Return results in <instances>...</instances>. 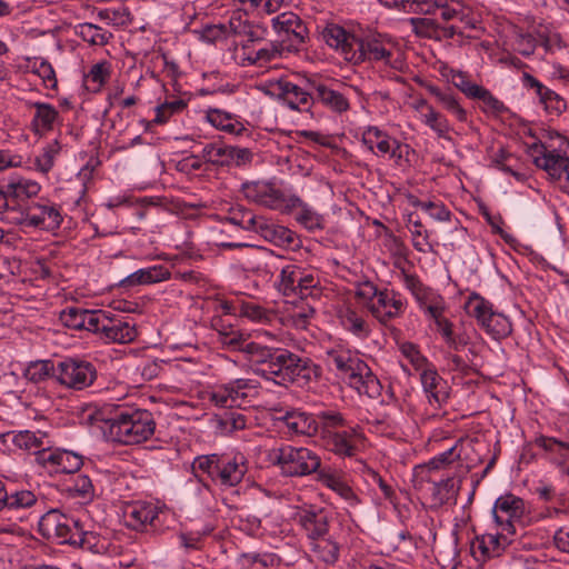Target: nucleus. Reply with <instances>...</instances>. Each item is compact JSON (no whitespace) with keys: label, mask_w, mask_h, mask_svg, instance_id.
<instances>
[{"label":"nucleus","mask_w":569,"mask_h":569,"mask_svg":"<svg viewBox=\"0 0 569 569\" xmlns=\"http://www.w3.org/2000/svg\"><path fill=\"white\" fill-rule=\"evenodd\" d=\"M102 430L109 440L136 445L148 440L156 429V421L148 410L114 408L108 416L100 412Z\"/></svg>","instance_id":"1"},{"label":"nucleus","mask_w":569,"mask_h":569,"mask_svg":"<svg viewBox=\"0 0 569 569\" xmlns=\"http://www.w3.org/2000/svg\"><path fill=\"white\" fill-rule=\"evenodd\" d=\"M287 518L300 526L311 540V549L316 557L326 563H333L339 558V545L328 533V519L321 511L303 509L297 506L287 507Z\"/></svg>","instance_id":"2"},{"label":"nucleus","mask_w":569,"mask_h":569,"mask_svg":"<svg viewBox=\"0 0 569 569\" xmlns=\"http://www.w3.org/2000/svg\"><path fill=\"white\" fill-rule=\"evenodd\" d=\"M328 362L337 369L347 383L359 395L375 399L381 395L382 386L370 367L350 350L333 349L327 353Z\"/></svg>","instance_id":"3"},{"label":"nucleus","mask_w":569,"mask_h":569,"mask_svg":"<svg viewBox=\"0 0 569 569\" xmlns=\"http://www.w3.org/2000/svg\"><path fill=\"white\" fill-rule=\"evenodd\" d=\"M352 41L355 50L349 56L350 62L355 64L363 61L382 62L385 66L395 70L402 68L403 60L397 52L392 41L376 37L366 39L358 38V40Z\"/></svg>","instance_id":"4"},{"label":"nucleus","mask_w":569,"mask_h":569,"mask_svg":"<svg viewBox=\"0 0 569 569\" xmlns=\"http://www.w3.org/2000/svg\"><path fill=\"white\" fill-rule=\"evenodd\" d=\"M526 512L523 499L512 493L500 496L492 509L496 523L501 528V531L508 535H515L518 526H526L528 520Z\"/></svg>","instance_id":"5"},{"label":"nucleus","mask_w":569,"mask_h":569,"mask_svg":"<svg viewBox=\"0 0 569 569\" xmlns=\"http://www.w3.org/2000/svg\"><path fill=\"white\" fill-rule=\"evenodd\" d=\"M97 379V369L90 361L66 358L57 365V382L74 390L90 387Z\"/></svg>","instance_id":"6"},{"label":"nucleus","mask_w":569,"mask_h":569,"mask_svg":"<svg viewBox=\"0 0 569 569\" xmlns=\"http://www.w3.org/2000/svg\"><path fill=\"white\" fill-rule=\"evenodd\" d=\"M23 210L24 213L14 212L13 217H9V223L54 230L62 222L59 210L49 202L29 201V206Z\"/></svg>","instance_id":"7"},{"label":"nucleus","mask_w":569,"mask_h":569,"mask_svg":"<svg viewBox=\"0 0 569 569\" xmlns=\"http://www.w3.org/2000/svg\"><path fill=\"white\" fill-rule=\"evenodd\" d=\"M106 342L128 343L134 340L137 331L134 326L123 319L110 317L108 312L100 310L94 332Z\"/></svg>","instance_id":"8"},{"label":"nucleus","mask_w":569,"mask_h":569,"mask_svg":"<svg viewBox=\"0 0 569 569\" xmlns=\"http://www.w3.org/2000/svg\"><path fill=\"white\" fill-rule=\"evenodd\" d=\"M530 156L536 167L545 170L551 180H556L569 166V157L557 150H549L543 143H533Z\"/></svg>","instance_id":"9"},{"label":"nucleus","mask_w":569,"mask_h":569,"mask_svg":"<svg viewBox=\"0 0 569 569\" xmlns=\"http://www.w3.org/2000/svg\"><path fill=\"white\" fill-rule=\"evenodd\" d=\"M247 199L271 209H281L284 203L282 191L272 182L253 181L242 184Z\"/></svg>","instance_id":"10"},{"label":"nucleus","mask_w":569,"mask_h":569,"mask_svg":"<svg viewBox=\"0 0 569 569\" xmlns=\"http://www.w3.org/2000/svg\"><path fill=\"white\" fill-rule=\"evenodd\" d=\"M317 378V368L312 360L303 355H296L287 350V383L306 388Z\"/></svg>","instance_id":"11"},{"label":"nucleus","mask_w":569,"mask_h":569,"mask_svg":"<svg viewBox=\"0 0 569 569\" xmlns=\"http://www.w3.org/2000/svg\"><path fill=\"white\" fill-rule=\"evenodd\" d=\"M420 381L428 402L436 409L441 408L449 398L447 381L438 373L432 365L421 370Z\"/></svg>","instance_id":"12"},{"label":"nucleus","mask_w":569,"mask_h":569,"mask_svg":"<svg viewBox=\"0 0 569 569\" xmlns=\"http://www.w3.org/2000/svg\"><path fill=\"white\" fill-rule=\"evenodd\" d=\"M287 214H290L308 231L325 228L323 217L296 194L287 196Z\"/></svg>","instance_id":"13"},{"label":"nucleus","mask_w":569,"mask_h":569,"mask_svg":"<svg viewBox=\"0 0 569 569\" xmlns=\"http://www.w3.org/2000/svg\"><path fill=\"white\" fill-rule=\"evenodd\" d=\"M316 286L317 280L311 273H305L297 266H287V305H296L297 298L306 299Z\"/></svg>","instance_id":"14"},{"label":"nucleus","mask_w":569,"mask_h":569,"mask_svg":"<svg viewBox=\"0 0 569 569\" xmlns=\"http://www.w3.org/2000/svg\"><path fill=\"white\" fill-rule=\"evenodd\" d=\"M287 476H306L320 467L319 457L305 447L287 446Z\"/></svg>","instance_id":"15"},{"label":"nucleus","mask_w":569,"mask_h":569,"mask_svg":"<svg viewBox=\"0 0 569 569\" xmlns=\"http://www.w3.org/2000/svg\"><path fill=\"white\" fill-rule=\"evenodd\" d=\"M522 83L525 87L533 89L539 101L543 104L545 110L555 116H560L567 109L566 100L553 90L543 86L538 79L530 73L522 74Z\"/></svg>","instance_id":"16"},{"label":"nucleus","mask_w":569,"mask_h":569,"mask_svg":"<svg viewBox=\"0 0 569 569\" xmlns=\"http://www.w3.org/2000/svg\"><path fill=\"white\" fill-rule=\"evenodd\" d=\"M361 437L357 427H349L342 431L325 433V446L328 450L340 457H352L357 452V439Z\"/></svg>","instance_id":"17"},{"label":"nucleus","mask_w":569,"mask_h":569,"mask_svg":"<svg viewBox=\"0 0 569 569\" xmlns=\"http://www.w3.org/2000/svg\"><path fill=\"white\" fill-rule=\"evenodd\" d=\"M506 535V532L501 531V533L497 535L486 533L476 537L471 543L473 557L477 560L486 561L487 559L501 556L510 542Z\"/></svg>","instance_id":"18"},{"label":"nucleus","mask_w":569,"mask_h":569,"mask_svg":"<svg viewBox=\"0 0 569 569\" xmlns=\"http://www.w3.org/2000/svg\"><path fill=\"white\" fill-rule=\"evenodd\" d=\"M361 141L370 151L377 149L378 156L389 154L390 158H401V144L377 127L365 130Z\"/></svg>","instance_id":"19"},{"label":"nucleus","mask_w":569,"mask_h":569,"mask_svg":"<svg viewBox=\"0 0 569 569\" xmlns=\"http://www.w3.org/2000/svg\"><path fill=\"white\" fill-rule=\"evenodd\" d=\"M58 539H51L50 542L58 545H70L73 547H80L82 549L91 548V539L94 536L91 532L83 530L79 520H76L66 515L64 525L56 533Z\"/></svg>","instance_id":"20"},{"label":"nucleus","mask_w":569,"mask_h":569,"mask_svg":"<svg viewBox=\"0 0 569 569\" xmlns=\"http://www.w3.org/2000/svg\"><path fill=\"white\" fill-rule=\"evenodd\" d=\"M377 301L368 305L371 313L382 323L400 316L405 303L395 292L380 291Z\"/></svg>","instance_id":"21"},{"label":"nucleus","mask_w":569,"mask_h":569,"mask_svg":"<svg viewBox=\"0 0 569 569\" xmlns=\"http://www.w3.org/2000/svg\"><path fill=\"white\" fill-rule=\"evenodd\" d=\"M100 310H88L80 307H68L60 312V321L73 330L94 332Z\"/></svg>","instance_id":"22"},{"label":"nucleus","mask_w":569,"mask_h":569,"mask_svg":"<svg viewBox=\"0 0 569 569\" xmlns=\"http://www.w3.org/2000/svg\"><path fill=\"white\" fill-rule=\"evenodd\" d=\"M309 31L299 16L287 12V53L300 54L307 50Z\"/></svg>","instance_id":"23"},{"label":"nucleus","mask_w":569,"mask_h":569,"mask_svg":"<svg viewBox=\"0 0 569 569\" xmlns=\"http://www.w3.org/2000/svg\"><path fill=\"white\" fill-rule=\"evenodd\" d=\"M319 481L327 488L339 495L349 506H358L360 500L345 477L337 471L322 469L318 472Z\"/></svg>","instance_id":"24"},{"label":"nucleus","mask_w":569,"mask_h":569,"mask_svg":"<svg viewBox=\"0 0 569 569\" xmlns=\"http://www.w3.org/2000/svg\"><path fill=\"white\" fill-rule=\"evenodd\" d=\"M246 472L247 467L244 466L243 457L236 456L229 459L220 456L216 480H219L222 486L234 487L241 482Z\"/></svg>","instance_id":"25"},{"label":"nucleus","mask_w":569,"mask_h":569,"mask_svg":"<svg viewBox=\"0 0 569 569\" xmlns=\"http://www.w3.org/2000/svg\"><path fill=\"white\" fill-rule=\"evenodd\" d=\"M318 431L317 420L299 410H287V440L295 436L311 437Z\"/></svg>","instance_id":"26"},{"label":"nucleus","mask_w":569,"mask_h":569,"mask_svg":"<svg viewBox=\"0 0 569 569\" xmlns=\"http://www.w3.org/2000/svg\"><path fill=\"white\" fill-rule=\"evenodd\" d=\"M461 479L447 477L440 481L432 482L431 500L433 507H442L447 503H456L460 490Z\"/></svg>","instance_id":"27"},{"label":"nucleus","mask_w":569,"mask_h":569,"mask_svg":"<svg viewBox=\"0 0 569 569\" xmlns=\"http://www.w3.org/2000/svg\"><path fill=\"white\" fill-rule=\"evenodd\" d=\"M170 271L164 266H152L139 269L120 281V287L130 288L140 284H151L168 280Z\"/></svg>","instance_id":"28"},{"label":"nucleus","mask_w":569,"mask_h":569,"mask_svg":"<svg viewBox=\"0 0 569 569\" xmlns=\"http://www.w3.org/2000/svg\"><path fill=\"white\" fill-rule=\"evenodd\" d=\"M29 106L36 110L31 121V129L36 134H43L53 129V124L59 118L58 110L50 103L30 102Z\"/></svg>","instance_id":"29"},{"label":"nucleus","mask_w":569,"mask_h":569,"mask_svg":"<svg viewBox=\"0 0 569 569\" xmlns=\"http://www.w3.org/2000/svg\"><path fill=\"white\" fill-rule=\"evenodd\" d=\"M323 39L331 48L340 50L347 61H350V54L355 50L353 41L358 38L348 33L342 27L331 24L323 31Z\"/></svg>","instance_id":"30"},{"label":"nucleus","mask_w":569,"mask_h":569,"mask_svg":"<svg viewBox=\"0 0 569 569\" xmlns=\"http://www.w3.org/2000/svg\"><path fill=\"white\" fill-rule=\"evenodd\" d=\"M38 496L31 490H17L9 492L0 480V511L8 509H24L34 506Z\"/></svg>","instance_id":"31"},{"label":"nucleus","mask_w":569,"mask_h":569,"mask_svg":"<svg viewBox=\"0 0 569 569\" xmlns=\"http://www.w3.org/2000/svg\"><path fill=\"white\" fill-rule=\"evenodd\" d=\"M312 100L310 93L296 84L287 82V108L300 112L306 120L312 118L310 112Z\"/></svg>","instance_id":"32"},{"label":"nucleus","mask_w":569,"mask_h":569,"mask_svg":"<svg viewBox=\"0 0 569 569\" xmlns=\"http://www.w3.org/2000/svg\"><path fill=\"white\" fill-rule=\"evenodd\" d=\"M13 443L20 449L32 451L33 453L46 452L50 449V440L44 432L20 431L13 437Z\"/></svg>","instance_id":"33"},{"label":"nucleus","mask_w":569,"mask_h":569,"mask_svg":"<svg viewBox=\"0 0 569 569\" xmlns=\"http://www.w3.org/2000/svg\"><path fill=\"white\" fill-rule=\"evenodd\" d=\"M339 318L343 328L356 337L361 339L369 337L371 332L370 326L355 309L346 307L345 309L340 310Z\"/></svg>","instance_id":"34"},{"label":"nucleus","mask_w":569,"mask_h":569,"mask_svg":"<svg viewBox=\"0 0 569 569\" xmlns=\"http://www.w3.org/2000/svg\"><path fill=\"white\" fill-rule=\"evenodd\" d=\"M316 99H318L325 107L337 113L347 112L350 108L349 100L343 93L325 84L317 86Z\"/></svg>","instance_id":"35"},{"label":"nucleus","mask_w":569,"mask_h":569,"mask_svg":"<svg viewBox=\"0 0 569 569\" xmlns=\"http://www.w3.org/2000/svg\"><path fill=\"white\" fill-rule=\"evenodd\" d=\"M23 377L32 383H40L48 379L57 381V366L51 360L30 361L23 370Z\"/></svg>","instance_id":"36"},{"label":"nucleus","mask_w":569,"mask_h":569,"mask_svg":"<svg viewBox=\"0 0 569 569\" xmlns=\"http://www.w3.org/2000/svg\"><path fill=\"white\" fill-rule=\"evenodd\" d=\"M426 89L447 111L451 112L459 121H467V111L460 106L459 101L450 92V90L443 91L433 84H427Z\"/></svg>","instance_id":"37"},{"label":"nucleus","mask_w":569,"mask_h":569,"mask_svg":"<svg viewBox=\"0 0 569 569\" xmlns=\"http://www.w3.org/2000/svg\"><path fill=\"white\" fill-rule=\"evenodd\" d=\"M479 326L496 340L508 337L512 331L509 319L493 310L489 312Z\"/></svg>","instance_id":"38"},{"label":"nucleus","mask_w":569,"mask_h":569,"mask_svg":"<svg viewBox=\"0 0 569 569\" xmlns=\"http://www.w3.org/2000/svg\"><path fill=\"white\" fill-rule=\"evenodd\" d=\"M66 492L71 498H78L83 503H89L94 498V487L91 479L86 475H77L66 486Z\"/></svg>","instance_id":"39"},{"label":"nucleus","mask_w":569,"mask_h":569,"mask_svg":"<svg viewBox=\"0 0 569 569\" xmlns=\"http://www.w3.org/2000/svg\"><path fill=\"white\" fill-rule=\"evenodd\" d=\"M43 460L59 466L64 473H74L83 465L82 456L68 450L50 452Z\"/></svg>","instance_id":"40"},{"label":"nucleus","mask_w":569,"mask_h":569,"mask_svg":"<svg viewBox=\"0 0 569 569\" xmlns=\"http://www.w3.org/2000/svg\"><path fill=\"white\" fill-rule=\"evenodd\" d=\"M64 517L66 515L60 512L58 509L49 510L39 520V533L48 541L51 539H58L56 533L64 525Z\"/></svg>","instance_id":"41"},{"label":"nucleus","mask_w":569,"mask_h":569,"mask_svg":"<svg viewBox=\"0 0 569 569\" xmlns=\"http://www.w3.org/2000/svg\"><path fill=\"white\" fill-rule=\"evenodd\" d=\"M124 517L128 527L134 530H140L147 523L153 521V519L156 518V513L150 506L133 505L129 507Z\"/></svg>","instance_id":"42"},{"label":"nucleus","mask_w":569,"mask_h":569,"mask_svg":"<svg viewBox=\"0 0 569 569\" xmlns=\"http://www.w3.org/2000/svg\"><path fill=\"white\" fill-rule=\"evenodd\" d=\"M422 122L428 126L439 138L449 140L451 126L448 119L433 107H428V112L422 113Z\"/></svg>","instance_id":"43"},{"label":"nucleus","mask_w":569,"mask_h":569,"mask_svg":"<svg viewBox=\"0 0 569 569\" xmlns=\"http://www.w3.org/2000/svg\"><path fill=\"white\" fill-rule=\"evenodd\" d=\"M208 121L216 128L226 132L240 134L244 128L239 122H232L231 114L219 109H210L207 112Z\"/></svg>","instance_id":"44"},{"label":"nucleus","mask_w":569,"mask_h":569,"mask_svg":"<svg viewBox=\"0 0 569 569\" xmlns=\"http://www.w3.org/2000/svg\"><path fill=\"white\" fill-rule=\"evenodd\" d=\"M257 231H260L261 236L269 242L273 243L279 250H270L272 254L277 258L282 259L284 254L282 253V244L284 243V227L273 226V224H263L259 222Z\"/></svg>","instance_id":"45"},{"label":"nucleus","mask_w":569,"mask_h":569,"mask_svg":"<svg viewBox=\"0 0 569 569\" xmlns=\"http://www.w3.org/2000/svg\"><path fill=\"white\" fill-rule=\"evenodd\" d=\"M226 220L244 230L257 229V216L249 209L241 206L230 208Z\"/></svg>","instance_id":"46"},{"label":"nucleus","mask_w":569,"mask_h":569,"mask_svg":"<svg viewBox=\"0 0 569 569\" xmlns=\"http://www.w3.org/2000/svg\"><path fill=\"white\" fill-rule=\"evenodd\" d=\"M111 76L110 62L103 60L94 63L89 72L84 76V81L92 83V91L98 92L107 83Z\"/></svg>","instance_id":"47"},{"label":"nucleus","mask_w":569,"mask_h":569,"mask_svg":"<svg viewBox=\"0 0 569 569\" xmlns=\"http://www.w3.org/2000/svg\"><path fill=\"white\" fill-rule=\"evenodd\" d=\"M284 353L278 355L276 360L264 361L259 369L261 376L272 381L274 385L283 386L284 385Z\"/></svg>","instance_id":"48"},{"label":"nucleus","mask_w":569,"mask_h":569,"mask_svg":"<svg viewBox=\"0 0 569 569\" xmlns=\"http://www.w3.org/2000/svg\"><path fill=\"white\" fill-rule=\"evenodd\" d=\"M315 419L318 422V428H321L322 438H325V433L338 431L339 428L347 427L343 416L335 410L320 411Z\"/></svg>","instance_id":"49"},{"label":"nucleus","mask_w":569,"mask_h":569,"mask_svg":"<svg viewBox=\"0 0 569 569\" xmlns=\"http://www.w3.org/2000/svg\"><path fill=\"white\" fill-rule=\"evenodd\" d=\"M77 34L92 46H104L112 37L111 33L102 32L100 27L92 23L79 24Z\"/></svg>","instance_id":"50"},{"label":"nucleus","mask_w":569,"mask_h":569,"mask_svg":"<svg viewBox=\"0 0 569 569\" xmlns=\"http://www.w3.org/2000/svg\"><path fill=\"white\" fill-rule=\"evenodd\" d=\"M3 202L0 207V213L3 216L2 219L9 222V217H13L14 212L24 213V207L29 206V201L22 199L21 197H16V192L12 193L9 190V187L4 186L3 191Z\"/></svg>","instance_id":"51"},{"label":"nucleus","mask_w":569,"mask_h":569,"mask_svg":"<svg viewBox=\"0 0 569 569\" xmlns=\"http://www.w3.org/2000/svg\"><path fill=\"white\" fill-rule=\"evenodd\" d=\"M465 308L469 316L476 318L478 325H480L489 312L492 311L491 303L477 293H471L469 296Z\"/></svg>","instance_id":"52"},{"label":"nucleus","mask_w":569,"mask_h":569,"mask_svg":"<svg viewBox=\"0 0 569 569\" xmlns=\"http://www.w3.org/2000/svg\"><path fill=\"white\" fill-rule=\"evenodd\" d=\"M409 230L412 234V246L420 252H429L432 246L429 242V234L419 219L413 220L412 214L409 216Z\"/></svg>","instance_id":"53"},{"label":"nucleus","mask_w":569,"mask_h":569,"mask_svg":"<svg viewBox=\"0 0 569 569\" xmlns=\"http://www.w3.org/2000/svg\"><path fill=\"white\" fill-rule=\"evenodd\" d=\"M220 456L212 453L207 456H199L192 462V471L196 477H199L198 472L206 473L210 479L216 481V475L219 468Z\"/></svg>","instance_id":"54"},{"label":"nucleus","mask_w":569,"mask_h":569,"mask_svg":"<svg viewBox=\"0 0 569 569\" xmlns=\"http://www.w3.org/2000/svg\"><path fill=\"white\" fill-rule=\"evenodd\" d=\"M228 148L222 143H208L201 151V158L214 166H228Z\"/></svg>","instance_id":"55"},{"label":"nucleus","mask_w":569,"mask_h":569,"mask_svg":"<svg viewBox=\"0 0 569 569\" xmlns=\"http://www.w3.org/2000/svg\"><path fill=\"white\" fill-rule=\"evenodd\" d=\"M219 337L220 342L230 350H244L247 352H252L253 343H246L247 337L240 331H220Z\"/></svg>","instance_id":"56"},{"label":"nucleus","mask_w":569,"mask_h":569,"mask_svg":"<svg viewBox=\"0 0 569 569\" xmlns=\"http://www.w3.org/2000/svg\"><path fill=\"white\" fill-rule=\"evenodd\" d=\"M410 23L416 34L437 40L439 23L435 19L429 17L411 18Z\"/></svg>","instance_id":"57"},{"label":"nucleus","mask_w":569,"mask_h":569,"mask_svg":"<svg viewBox=\"0 0 569 569\" xmlns=\"http://www.w3.org/2000/svg\"><path fill=\"white\" fill-rule=\"evenodd\" d=\"M184 108H187V102L182 99L166 101L157 107V114L153 122L166 123L172 114L181 112Z\"/></svg>","instance_id":"58"},{"label":"nucleus","mask_w":569,"mask_h":569,"mask_svg":"<svg viewBox=\"0 0 569 569\" xmlns=\"http://www.w3.org/2000/svg\"><path fill=\"white\" fill-rule=\"evenodd\" d=\"M471 99L480 100L485 104V111L499 113L506 109L503 102L497 99L488 89L479 86Z\"/></svg>","instance_id":"59"},{"label":"nucleus","mask_w":569,"mask_h":569,"mask_svg":"<svg viewBox=\"0 0 569 569\" xmlns=\"http://www.w3.org/2000/svg\"><path fill=\"white\" fill-rule=\"evenodd\" d=\"M438 11H440V17L443 21L459 20L460 22L475 28V24L470 23L468 16L460 6L455 7L441 0Z\"/></svg>","instance_id":"60"},{"label":"nucleus","mask_w":569,"mask_h":569,"mask_svg":"<svg viewBox=\"0 0 569 569\" xmlns=\"http://www.w3.org/2000/svg\"><path fill=\"white\" fill-rule=\"evenodd\" d=\"M33 72L42 79L43 84L47 88H57L58 81L56 78V72L50 62L43 59H41L40 61H36L33 63Z\"/></svg>","instance_id":"61"},{"label":"nucleus","mask_w":569,"mask_h":569,"mask_svg":"<svg viewBox=\"0 0 569 569\" xmlns=\"http://www.w3.org/2000/svg\"><path fill=\"white\" fill-rule=\"evenodd\" d=\"M536 446L549 451V452H558L565 459L569 458V443L563 442L560 440H557L556 438L551 437H539L536 439Z\"/></svg>","instance_id":"62"},{"label":"nucleus","mask_w":569,"mask_h":569,"mask_svg":"<svg viewBox=\"0 0 569 569\" xmlns=\"http://www.w3.org/2000/svg\"><path fill=\"white\" fill-rule=\"evenodd\" d=\"M7 186L9 187L10 192H16V197H21L27 201H34L32 197L36 196L40 190V186L37 182L32 181H27L24 183L10 182Z\"/></svg>","instance_id":"63"},{"label":"nucleus","mask_w":569,"mask_h":569,"mask_svg":"<svg viewBox=\"0 0 569 569\" xmlns=\"http://www.w3.org/2000/svg\"><path fill=\"white\" fill-rule=\"evenodd\" d=\"M401 352L417 370H422L425 367L430 366L427 358L420 353L417 346L413 343H403L401 346Z\"/></svg>","instance_id":"64"}]
</instances>
